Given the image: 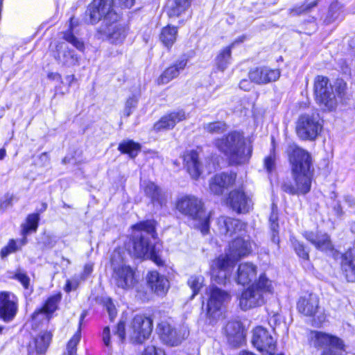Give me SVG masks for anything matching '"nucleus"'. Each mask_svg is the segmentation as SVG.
<instances>
[{
  "label": "nucleus",
  "instance_id": "f257e3e1",
  "mask_svg": "<svg viewBox=\"0 0 355 355\" xmlns=\"http://www.w3.org/2000/svg\"><path fill=\"white\" fill-rule=\"evenodd\" d=\"M112 3L110 0H94L88 7V12L92 24L103 19L98 31L99 34L112 44H121L127 36L128 27L117 21L118 16L112 8Z\"/></svg>",
  "mask_w": 355,
  "mask_h": 355
},
{
  "label": "nucleus",
  "instance_id": "f03ea898",
  "mask_svg": "<svg viewBox=\"0 0 355 355\" xmlns=\"http://www.w3.org/2000/svg\"><path fill=\"white\" fill-rule=\"evenodd\" d=\"M288 157L295 185L285 182L282 185V189L291 195L306 194L311 186L313 170L311 155L305 150L294 146L291 148Z\"/></svg>",
  "mask_w": 355,
  "mask_h": 355
},
{
  "label": "nucleus",
  "instance_id": "7ed1b4c3",
  "mask_svg": "<svg viewBox=\"0 0 355 355\" xmlns=\"http://www.w3.org/2000/svg\"><path fill=\"white\" fill-rule=\"evenodd\" d=\"M251 251V243L242 238H236L229 245L225 255L214 259L211 265V276L213 282L225 284L230 277L235 263Z\"/></svg>",
  "mask_w": 355,
  "mask_h": 355
},
{
  "label": "nucleus",
  "instance_id": "20e7f679",
  "mask_svg": "<svg viewBox=\"0 0 355 355\" xmlns=\"http://www.w3.org/2000/svg\"><path fill=\"white\" fill-rule=\"evenodd\" d=\"M133 248L135 255L138 258L150 259L157 264H160L161 259L157 256L155 247L150 239H155V222L146 220L133 226Z\"/></svg>",
  "mask_w": 355,
  "mask_h": 355
},
{
  "label": "nucleus",
  "instance_id": "39448f33",
  "mask_svg": "<svg viewBox=\"0 0 355 355\" xmlns=\"http://www.w3.org/2000/svg\"><path fill=\"white\" fill-rule=\"evenodd\" d=\"M245 144L243 135L238 131H232L214 141L215 146L237 164L247 162L251 157L252 148L251 146L245 147Z\"/></svg>",
  "mask_w": 355,
  "mask_h": 355
},
{
  "label": "nucleus",
  "instance_id": "423d86ee",
  "mask_svg": "<svg viewBox=\"0 0 355 355\" xmlns=\"http://www.w3.org/2000/svg\"><path fill=\"white\" fill-rule=\"evenodd\" d=\"M273 293L272 282L262 274L251 286L243 291L239 297V306L243 311L261 306Z\"/></svg>",
  "mask_w": 355,
  "mask_h": 355
},
{
  "label": "nucleus",
  "instance_id": "0eeeda50",
  "mask_svg": "<svg viewBox=\"0 0 355 355\" xmlns=\"http://www.w3.org/2000/svg\"><path fill=\"white\" fill-rule=\"evenodd\" d=\"M177 209L183 215L202 223V232L206 234L209 227V218L202 200L194 196H184L176 203Z\"/></svg>",
  "mask_w": 355,
  "mask_h": 355
},
{
  "label": "nucleus",
  "instance_id": "6e6552de",
  "mask_svg": "<svg viewBox=\"0 0 355 355\" xmlns=\"http://www.w3.org/2000/svg\"><path fill=\"white\" fill-rule=\"evenodd\" d=\"M310 340L315 347L324 349L320 355H346L344 343L337 336L313 331Z\"/></svg>",
  "mask_w": 355,
  "mask_h": 355
},
{
  "label": "nucleus",
  "instance_id": "1a4fd4ad",
  "mask_svg": "<svg viewBox=\"0 0 355 355\" xmlns=\"http://www.w3.org/2000/svg\"><path fill=\"white\" fill-rule=\"evenodd\" d=\"M207 294V318L209 323L214 324L220 318L222 309L230 301L231 296L227 292L214 286H209Z\"/></svg>",
  "mask_w": 355,
  "mask_h": 355
},
{
  "label": "nucleus",
  "instance_id": "9d476101",
  "mask_svg": "<svg viewBox=\"0 0 355 355\" xmlns=\"http://www.w3.org/2000/svg\"><path fill=\"white\" fill-rule=\"evenodd\" d=\"M322 121L318 114H304L299 116L296 132L303 140H315L322 130Z\"/></svg>",
  "mask_w": 355,
  "mask_h": 355
},
{
  "label": "nucleus",
  "instance_id": "9b49d317",
  "mask_svg": "<svg viewBox=\"0 0 355 355\" xmlns=\"http://www.w3.org/2000/svg\"><path fill=\"white\" fill-rule=\"evenodd\" d=\"M314 94L316 103L324 110L331 111L336 108V95L327 77L318 76L315 78Z\"/></svg>",
  "mask_w": 355,
  "mask_h": 355
},
{
  "label": "nucleus",
  "instance_id": "f8f14e48",
  "mask_svg": "<svg viewBox=\"0 0 355 355\" xmlns=\"http://www.w3.org/2000/svg\"><path fill=\"white\" fill-rule=\"evenodd\" d=\"M252 344L263 354H275L276 339L267 329L263 327H257L253 329Z\"/></svg>",
  "mask_w": 355,
  "mask_h": 355
},
{
  "label": "nucleus",
  "instance_id": "ddd939ff",
  "mask_svg": "<svg viewBox=\"0 0 355 355\" xmlns=\"http://www.w3.org/2000/svg\"><path fill=\"white\" fill-rule=\"evenodd\" d=\"M112 281L119 288L122 289H129L134 286L136 283L135 273L132 269L125 264L115 266L114 261Z\"/></svg>",
  "mask_w": 355,
  "mask_h": 355
},
{
  "label": "nucleus",
  "instance_id": "4468645a",
  "mask_svg": "<svg viewBox=\"0 0 355 355\" xmlns=\"http://www.w3.org/2000/svg\"><path fill=\"white\" fill-rule=\"evenodd\" d=\"M157 333L161 340L170 346H177L184 339V334L173 327L167 321H162L157 325Z\"/></svg>",
  "mask_w": 355,
  "mask_h": 355
},
{
  "label": "nucleus",
  "instance_id": "2eb2a0df",
  "mask_svg": "<svg viewBox=\"0 0 355 355\" xmlns=\"http://www.w3.org/2000/svg\"><path fill=\"white\" fill-rule=\"evenodd\" d=\"M132 328L136 341L142 343L153 331V320L144 315H137L133 318Z\"/></svg>",
  "mask_w": 355,
  "mask_h": 355
},
{
  "label": "nucleus",
  "instance_id": "dca6fc26",
  "mask_svg": "<svg viewBox=\"0 0 355 355\" xmlns=\"http://www.w3.org/2000/svg\"><path fill=\"white\" fill-rule=\"evenodd\" d=\"M281 75L279 69L260 67L249 72V78L258 85L268 84L277 80Z\"/></svg>",
  "mask_w": 355,
  "mask_h": 355
},
{
  "label": "nucleus",
  "instance_id": "f3484780",
  "mask_svg": "<svg viewBox=\"0 0 355 355\" xmlns=\"http://www.w3.org/2000/svg\"><path fill=\"white\" fill-rule=\"evenodd\" d=\"M17 312L15 296L8 292L0 293V318L4 322L12 321Z\"/></svg>",
  "mask_w": 355,
  "mask_h": 355
},
{
  "label": "nucleus",
  "instance_id": "a211bd4d",
  "mask_svg": "<svg viewBox=\"0 0 355 355\" xmlns=\"http://www.w3.org/2000/svg\"><path fill=\"white\" fill-rule=\"evenodd\" d=\"M62 295L60 293L50 296L42 307L35 311L32 320L35 322L42 320H49L51 315L57 310L60 302Z\"/></svg>",
  "mask_w": 355,
  "mask_h": 355
},
{
  "label": "nucleus",
  "instance_id": "6ab92c4d",
  "mask_svg": "<svg viewBox=\"0 0 355 355\" xmlns=\"http://www.w3.org/2000/svg\"><path fill=\"white\" fill-rule=\"evenodd\" d=\"M217 225L220 234L227 237L232 236L245 227V224L240 220L225 216L218 218Z\"/></svg>",
  "mask_w": 355,
  "mask_h": 355
},
{
  "label": "nucleus",
  "instance_id": "aec40b11",
  "mask_svg": "<svg viewBox=\"0 0 355 355\" xmlns=\"http://www.w3.org/2000/svg\"><path fill=\"white\" fill-rule=\"evenodd\" d=\"M232 209L237 213H245L252 207V200L241 190L232 191L227 200Z\"/></svg>",
  "mask_w": 355,
  "mask_h": 355
},
{
  "label": "nucleus",
  "instance_id": "412c9836",
  "mask_svg": "<svg viewBox=\"0 0 355 355\" xmlns=\"http://www.w3.org/2000/svg\"><path fill=\"white\" fill-rule=\"evenodd\" d=\"M52 334L50 331L40 332L28 346V355H42L46 352L51 343Z\"/></svg>",
  "mask_w": 355,
  "mask_h": 355
},
{
  "label": "nucleus",
  "instance_id": "4be33fe9",
  "mask_svg": "<svg viewBox=\"0 0 355 355\" xmlns=\"http://www.w3.org/2000/svg\"><path fill=\"white\" fill-rule=\"evenodd\" d=\"M297 309L305 316H313L319 309V297L313 293L305 295L299 299Z\"/></svg>",
  "mask_w": 355,
  "mask_h": 355
},
{
  "label": "nucleus",
  "instance_id": "5701e85b",
  "mask_svg": "<svg viewBox=\"0 0 355 355\" xmlns=\"http://www.w3.org/2000/svg\"><path fill=\"white\" fill-rule=\"evenodd\" d=\"M54 57L59 62L67 67L78 64L79 62V57L64 42L56 45Z\"/></svg>",
  "mask_w": 355,
  "mask_h": 355
},
{
  "label": "nucleus",
  "instance_id": "b1692460",
  "mask_svg": "<svg viewBox=\"0 0 355 355\" xmlns=\"http://www.w3.org/2000/svg\"><path fill=\"white\" fill-rule=\"evenodd\" d=\"M235 180V173H220L216 175L210 180V191L216 195L222 194L225 189L234 183Z\"/></svg>",
  "mask_w": 355,
  "mask_h": 355
},
{
  "label": "nucleus",
  "instance_id": "393cba45",
  "mask_svg": "<svg viewBox=\"0 0 355 355\" xmlns=\"http://www.w3.org/2000/svg\"><path fill=\"white\" fill-rule=\"evenodd\" d=\"M187 62L188 59L185 56L177 60L175 63L163 71L157 80V83L159 85L167 84L173 79L177 78L187 66Z\"/></svg>",
  "mask_w": 355,
  "mask_h": 355
},
{
  "label": "nucleus",
  "instance_id": "a878e982",
  "mask_svg": "<svg viewBox=\"0 0 355 355\" xmlns=\"http://www.w3.org/2000/svg\"><path fill=\"white\" fill-rule=\"evenodd\" d=\"M147 282L152 291L158 295L166 294L169 288L167 278L157 271H152L148 274Z\"/></svg>",
  "mask_w": 355,
  "mask_h": 355
},
{
  "label": "nucleus",
  "instance_id": "bb28decb",
  "mask_svg": "<svg viewBox=\"0 0 355 355\" xmlns=\"http://www.w3.org/2000/svg\"><path fill=\"white\" fill-rule=\"evenodd\" d=\"M184 161L185 166L192 178L198 179L204 172V166L199 161V156L196 151L187 152L184 156Z\"/></svg>",
  "mask_w": 355,
  "mask_h": 355
},
{
  "label": "nucleus",
  "instance_id": "cd10ccee",
  "mask_svg": "<svg viewBox=\"0 0 355 355\" xmlns=\"http://www.w3.org/2000/svg\"><path fill=\"white\" fill-rule=\"evenodd\" d=\"M186 119V115L184 111L178 110L177 112H171L162 116L154 125V129L157 131L168 130L173 128L176 123Z\"/></svg>",
  "mask_w": 355,
  "mask_h": 355
},
{
  "label": "nucleus",
  "instance_id": "c85d7f7f",
  "mask_svg": "<svg viewBox=\"0 0 355 355\" xmlns=\"http://www.w3.org/2000/svg\"><path fill=\"white\" fill-rule=\"evenodd\" d=\"M245 40V36H241L233 42L230 46L222 49L215 59L217 69L224 71L230 63L232 49L236 44L243 42Z\"/></svg>",
  "mask_w": 355,
  "mask_h": 355
},
{
  "label": "nucleus",
  "instance_id": "c756f323",
  "mask_svg": "<svg viewBox=\"0 0 355 355\" xmlns=\"http://www.w3.org/2000/svg\"><path fill=\"white\" fill-rule=\"evenodd\" d=\"M304 236L318 250H328L332 249L329 236L327 234L306 232Z\"/></svg>",
  "mask_w": 355,
  "mask_h": 355
},
{
  "label": "nucleus",
  "instance_id": "7c9ffc66",
  "mask_svg": "<svg viewBox=\"0 0 355 355\" xmlns=\"http://www.w3.org/2000/svg\"><path fill=\"white\" fill-rule=\"evenodd\" d=\"M257 275V267L251 263H243L237 270L236 282L239 284L250 283Z\"/></svg>",
  "mask_w": 355,
  "mask_h": 355
},
{
  "label": "nucleus",
  "instance_id": "2f4dec72",
  "mask_svg": "<svg viewBox=\"0 0 355 355\" xmlns=\"http://www.w3.org/2000/svg\"><path fill=\"white\" fill-rule=\"evenodd\" d=\"M354 255L351 250L347 251L342 255V270L346 279L355 282V264L353 262Z\"/></svg>",
  "mask_w": 355,
  "mask_h": 355
},
{
  "label": "nucleus",
  "instance_id": "473e14b6",
  "mask_svg": "<svg viewBox=\"0 0 355 355\" xmlns=\"http://www.w3.org/2000/svg\"><path fill=\"white\" fill-rule=\"evenodd\" d=\"M141 187H143L146 195L151 199L153 203L157 202L159 206H162L165 203L164 195L153 182H144Z\"/></svg>",
  "mask_w": 355,
  "mask_h": 355
},
{
  "label": "nucleus",
  "instance_id": "72a5a7b5",
  "mask_svg": "<svg viewBox=\"0 0 355 355\" xmlns=\"http://www.w3.org/2000/svg\"><path fill=\"white\" fill-rule=\"evenodd\" d=\"M191 0H169L167 5V12L170 17H178L187 9Z\"/></svg>",
  "mask_w": 355,
  "mask_h": 355
},
{
  "label": "nucleus",
  "instance_id": "f704fd0d",
  "mask_svg": "<svg viewBox=\"0 0 355 355\" xmlns=\"http://www.w3.org/2000/svg\"><path fill=\"white\" fill-rule=\"evenodd\" d=\"M227 336L234 338L236 342H240L243 338V328L241 323L239 321H230L225 328Z\"/></svg>",
  "mask_w": 355,
  "mask_h": 355
},
{
  "label": "nucleus",
  "instance_id": "c9c22d12",
  "mask_svg": "<svg viewBox=\"0 0 355 355\" xmlns=\"http://www.w3.org/2000/svg\"><path fill=\"white\" fill-rule=\"evenodd\" d=\"M77 24L74 21V17H71L69 20V30L63 33V39L67 42L71 44L79 51H83L85 47L84 43L73 34V28Z\"/></svg>",
  "mask_w": 355,
  "mask_h": 355
},
{
  "label": "nucleus",
  "instance_id": "e433bc0d",
  "mask_svg": "<svg viewBox=\"0 0 355 355\" xmlns=\"http://www.w3.org/2000/svg\"><path fill=\"white\" fill-rule=\"evenodd\" d=\"M118 149L122 153L128 154L130 158H135L141 150V146L132 140H124L119 144Z\"/></svg>",
  "mask_w": 355,
  "mask_h": 355
},
{
  "label": "nucleus",
  "instance_id": "4c0bfd02",
  "mask_svg": "<svg viewBox=\"0 0 355 355\" xmlns=\"http://www.w3.org/2000/svg\"><path fill=\"white\" fill-rule=\"evenodd\" d=\"M177 34V28L167 26L162 28L159 38L164 46L169 48L172 46V45L175 42Z\"/></svg>",
  "mask_w": 355,
  "mask_h": 355
},
{
  "label": "nucleus",
  "instance_id": "58836bf2",
  "mask_svg": "<svg viewBox=\"0 0 355 355\" xmlns=\"http://www.w3.org/2000/svg\"><path fill=\"white\" fill-rule=\"evenodd\" d=\"M202 127L205 132L211 135L222 134L227 129L226 123L223 121L204 123Z\"/></svg>",
  "mask_w": 355,
  "mask_h": 355
},
{
  "label": "nucleus",
  "instance_id": "ea45409f",
  "mask_svg": "<svg viewBox=\"0 0 355 355\" xmlns=\"http://www.w3.org/2000/svg\"><path fill=\"white\" fill-rule=\"evenodd\" d=\"M204 284V277L202 275H193L188 280V285L193 291L192 297L197 295Z\"/></svg>",
  "mask_w": 355,
  "mask_h": 355
},
{
  "label": "nucleus",
  "instance_id": "a19ab883",
  "mask_svg": "<svg viewBox=\"0 0 355 355\" xmlns=\"http://www.w3.org/2000/svg\"><path fill=\"white\" fill-rule=\"evenodd\" d=\"M40 217L37 214H32L28 216L26 224L23 227V234H27L31 231H36L38 226Z\"/></svg>",
  "mask_w": 355,
  "mask_h": 355
},
{
  "label": "nucleus",
  "instance_id": "79ce46f5",
  "mask_svg": "<svg viewBox=\"0 0 355 355\" xmlns=\"http://www.w3.org/2000/svg\"><path fill=\"white\" fill-rule=\"evenodd\" d=\"M318 0H306V2L291 10L293 15H301L309 12L313 7L316 6Z\"/></svg>",
  "mask_w": 355,
  "mask_h": 355
},
{
  "label": "nucleus",
  "instance_id": "37998d69",
  "mask_svg": "<svg viewBox=\"0 0 355 355\" xmlns=\"http://www.w3.org/2000/svg\"><path fill=\"white\" fill-rule=\"evenodd\" d=\"M80 334L79 331L76 332L73 337L69 340L67 345V351L63 355H77L76 346L80 342Z\"/></svg>",
  "mask_w": 355,
  "mask_h": 355
},
{
  "label": "nucleus",
  "instance_id": "c03bdc74",
  "mask_svg": "<svg viewBox=\"0 0 355 355\" xmlns=\"http://www.w3.org/2000/svg\"><path fill=\"white\" fill-rule=\"evenodd\" d=\"M19 250V246L16 240L11 239L9 241L7 245L3 247L0 252V256L1 259L6 258L10 254L13 253Z\"/></svg>",
  "mask_w": 355,
  "mask_h": 355
},
{
  "label": "nucleus",
  "instance_id": "a18cd8bd",
  "mask_svg": "<svg viewBox=\"0 0 355 355\" xmlns=\"http://www.w3.org/2000/svg\"><path fill=\"white\" fill-rule=\"evenodd\" d=\"M85 280L80 275H75L71 279H67L64 286V291L67 293H69L72 291L76 290L81 281Z\"/></svg>",
  "mask_w": 355,
  "mask_h": 355
},
{
  "label": "nucleus",
  "instance_id": "49530a36",
  "mask_svg": "<svg viewBox=\"0 0 355 355\" xmlns=\"http://www.w3.org/2000/svg\"><path fill=\"white\" fill-rule=\"evenodd\" d=\"M292 243L294 250L297 255L304 260L309 259V252L305 249L304 245L297 240L292 241Z\"/></svg>",
  "mask_w": 355,
  "mask_h": 355
},
{
  "label": "nucleus",
  "instance_id": "de8ad7c7",
  "mask_svg": "<svg viewBox=\"0 0 355 355\" xmlns=\"http://www.w3.org/2000/svg\"><path fill=\"white\" fill-rule=\"evenodd\" d=\"M21 282L24 288H28L30 282V278L27 276L26 273L21 269H17L12 277Z\"/></svg>",
  "mask_w": 355,
  "mask_h": 355
},
{
  "label": "nucleus",
  "instance_id": "09e8293b",
  "mask_svg": "<svg viewBox=\"0 0 355 355\" xmlns=\"http://www.w3.org/2000/svg\"><path fill=\"white\" fill-rule=\"evenodd\" d=\"M275 155L274 152H271L270 154L264 159V167L268 173H270L275 168Z\"/></svg>",
  "mask_w": 355,
  "mask_h": 355
},
{
  "label": "nucleus",
  "instance_id": "8fccbe9b",
  "mask_svg": "<svg viewBox=\"0 0 355 355\" xmlns=\"http://www.w3.org/2000/svg\"><path fill=\"white\" fill-rule=\"evenodd\" d=\"M105 306L109 314L110 320L113 321L117 315V311L115 305L111 299H107L105 301Z\"/></svg>",
  "mask_w": 355,
  "mask_h": 355
},
{
  "label": "nucleus",
  "instance_id": "3c124183",
  "mask_svg": "<svg viewBox=\"0 0 355 355\" xmlns=\"http://www.w3.org/2000/svg\"><path fill=\"white\" fill-rule=\"evenodd\" d=\"M114 335L118 338L119 343H123L125 338V323L123 321H120L114 331Z\"/></svg>",
  "mask_w": 355,
  "mask_h": 355
},
{
  "label": "nucleus",
  "instance_id": "603ef678",
  "mask_svg": "<svg viewBox=\"0 0 355 355\" xmlns=\"http://www.w3.org/2000/svg\"><path fill=\"white\" fill-rule=\"evenodd\" d=\"M141 355H165L164 351L153 345L146 346Z\"/></svg>",
  "mask_w": 355,
  "mask_h": 355
},
{
  "label": "nucleus",
  "instance_id": "864d4df0",
  "mask_svg": "<svg viewBox=\"0 0 355 355\" xmlns=\"http://www.w3.org/2000/svg\"><path fill=\"white\" fill-rule=\"evenodd\" d=\"M137 104V99L135 96H132L127 99L124 109V115L129 116L132 113V110L136 107Z\"/></svg>",
  "mask_w": 355,
  "mask_h": 355
},
{
  "label": "nucleus",
  "instance_id": "5fc2aeb1",
  "mask_svg": "<svg viewBox=\"0 0 355 355\" xmlns=\"http://www.w3.org/2000/svg\"><path fill=\"white\" fill-rule=\"evenodd\" d=\"M335 87L338 95L342 97L346 89V83L343 80H338L336 83Z\"/></svg>",
  "mask_w": 355,
  "mask_h": 355
},
{
  "label": "nucleus",
  "instance_id": "6e6d98bb",
  "mask_svg": "<svg viewBox=\"0 0 355 355\" xmlns=\"http://www.w3.org/2000/svg\"><path fill=\"white\" fill-rule=\"evenodd\" d=\"M102 336L104 345L109 347L110 346V331L108 327L103 329Z\"/></svg>",
  "mask_w": 355,
  "mask_h": 355
},
{
  "label": "nucleus",
  "instance_id": "4d7b16f0",
  "mask_svg": "<svg viewBox=\"0 0 355 355\" xmlns=\"http://www.w3.org/2000/svg\"><path fill=\"white\" fill-rule=\"evenodd\" d=\"M278 227V224L276 222L271 223L270 229L272 232V241L275 243H279V237L277 236Z\"/></svg>",
  "mask_w": 355,
  "mask_h": 355
},
{
  "label": "nucleus",
  "instance_id": "13d9d810",
  "mask_svg": "<svg viewBox=\"0 0 355 355\" xmlns=\"http://www.w3.org/2000/svg\"><path fill=\"white\" fill-rule=\"evenodd\" d=\"M93 271V264L91 263H86L84 267L83 272L80 275L83 279H85Z\"/></svg>",
  "mask_w": 355,
  "mask_h": 355
},
{
  "label": "nucleus",
  "instance_id": "bf43d9fd",
  "mask_svg": "<svg viewBox=\"0 0 355 355\" xmlns=\"http://www.w3.org/2000/svg\"><path fill=\"white\" fill-rule=\"evenodd\" d=\"M239 87L241 89L249 91L252 88V84L248 80H242L239 83Z\"/></svg>",
  "mask_w": 355,
  "mask_h": 355
},
{
  "label": "nucleus",
  "instance_id": "052dcab7",
  "mask_svg": "<svg viewBox=\"0 0 355 355\" xmlns=\"http://www.w3.org/2000/svg\"><path fill=\"white\" fill-rule=\"evenodd\" d=\"M119 1H120V3H121V6H123L124 8H130L134 5L135 0H119Z\"/></svg>",
  "mask_w": 355,
  "mask_h": 355
},
{
  "label": "nucleus",
  "instance_id": "680f3d73",
  "mask_svg": "<svg viewBox=\"0 0 355 355\" xmlns=\"http://www.w3.org/2000/svg\"><path fill=\"white\" fill-rule=\"evenodd\" d=\"M49 79L61 80V76L58 73H49L47 75Z\"/></svg>",
  "mask_w": 355,
  "mask_h": 355
},
{
  "label": "nucleus",
  "instance_id": "e2e57ef3",
  "mask_svg": "<svg viewBox=\"0 0 355 355\" xmlns=\"http://www.w3.org/2000/svg\"><path fill=\"white\" fill-rule=\"evenodd\" d=\"M26 234H24V237L21 239H19V240H16L17 244H18V246H19V250H21V248L25 245L27 243V239H26V236H25Z\"/></svg>",
  "mask_w": 355,
  "mask_h": 355
},
{
  "label": "nucleus",
  "instance_id": "0e129e2a",
  "mask_svg": "<svg viewBox=\"0 0 355 355\" xmlns=\"http://www.w3.org/2000/svg\"><path fill=\"white\" fill-rule=\"evenodd\" d=\"M14 198L13 196H10L8 197L1 205V206H3L5 205V207L9 206L12 204V201Z\"/></svg>",
  "mask_w": 355,
  "mask_h": 355
},
{
  "label": "nucleus",
  "instance_id": "69168bd1",
  "mask_svg": "<svg viewBox=\"0 0 355 355\" xmlns=\"http://www.w3.org/2000/svg\"><path fill=\"white\" fill-rule=\"evenodd\" d=\"M345 202L348 204V205L349 207H352L355 204L354 199L353 198L349 197V196L345 198Z\"/></svg>",
  "mask_w": 355,
  "mask_h": 355
},
{
  "label": "nucleus",
  "instance_id": "338daca9",
  "mask_svg": "<svg viewBox=\"0 0 355 355\" xmlns=\"http://www.w3.org/2000/svg\"><path fill=\"white\" fill-rule=\"evenodd\" d=\"M274 209H275V205H272V215H271V216H270V221L271 223H272V222H276V220H277V214H275L274 213Z\"/></svg>",
  "mask_w": 355,
  "mask_h": 355
},
{
  "label": "nucleus",
  "instance_id": "774afa93",
  "mask_svg": "<svg viewBox=\"0 0 355 355\" xmlns=\"http://www.w3.org/2000/svg\"><path fill=\"white\" fill-rule=\"evenodd\" d=\"M351 232L355 234V221H353L350 224Z\"/></svg>",
  "mask_w": 355,
  "mask_h": 355
}]
</instances>
